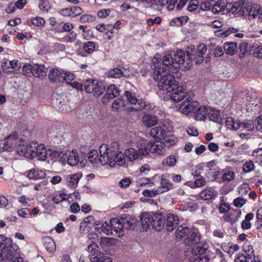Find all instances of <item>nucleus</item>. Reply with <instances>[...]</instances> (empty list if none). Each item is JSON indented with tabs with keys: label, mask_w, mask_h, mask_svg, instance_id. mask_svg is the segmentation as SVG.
I'll return each mask as SVG.
<instances>
[{
	"label": "nucleus",
	"mask_w": 262,
	"mask_h": 262,
	"mask_svg": "<svg viewBox=\"0 0 262 262\" xmlns=\"http://www.w3.org/2000/svg\"><path fill=\"white\" fill-rule=\"evenodd\" d=\"M151 68L154 71L153 78L158 82L159 89L163 91L173 90L178 87V84L174 80V76L169 74V69L162 66L157 57L152 60Z\"/></svg>",
	"instance_id": "nucleus-1"
},
{
	"label": "nucleus",
	"mask_w": 262,
	"mask_h": 262,
	"mask_svg": "<svg viewBox=\"0 0 262 262\" xmlns=\"http://www.w3.org/2000/svg\"><path fill=\"white\" fill-rule=\"evenodd\" d=\"M185 58L184 51L177 50L174 53L173 57L169 54L164 55L161 65L169 69L171 73H177L180 70V65L184 63Z\"/></svg>",
	"instance_id": "nucleus-2"
},
{
	"label": "nucleus",
	"mask_w": 262,
	"mask_h": 262,
	"mask_svg": "<svg viewBox=\"0 0 262 262\" xmlns=\"http://www.w3.org/2000/svg\"><path fill=\"white\" fill-rule=\"evenodd\" d=\"M0 250V261L2 262H24L18 255V247L13 244H4Z\"/></svg>",
	"instance_id": "nucleus-3"
},
{
	"label": "nucleus",
	"mask_w": 262,
	"mask_h": 262,
	"mask_svg": "<svg viewBox=\"0 0 262 262\" xmlns=\"http://www.w3.org/2000/svg\"><path fill=\"white\" fill-rule=\"evenodd\" d=\"M176 237L179 239H182L185 237L184 242L188 246H195V230L192 229L191 231L185 225H182L178 227L175 232Z\"/></svg>",
	"instance_id": "nucleus-4"
},
{
	"label": "nucleus",
	"mask_w": 262,
	"mask_h": 262,
	"mask_svg": "<svg viewBox=\"0 0 262 262\" xmlns=\"http://www.w3.org/2000/svg\"><path fill=\"white\" fill-rule=\"evenodd\" d=\"M248 5L245 4L243 0L235 2L233 4L226 6V12L229 13V15L233 14L236 16L247 17V14L249 12L247 8Z\"/></svg>",
	"instance_id": "nucleus-5"
},
{
	"label": "nucleus",
	"mask_w": 262,
	"mask_h": 262,
	"mask_svg": "<svg viewBox=\"0 0 262 262\" xmlns=\"http://www.w3.org/2000/svg\"><path fill=\"white\" fill-rule=\"evenodd\" d=\"M208 241H198V262H208L210 256Z\"/></svg>",
	"instance_id": "nucleus-6"
},
{
	"label": "nucleus",
	"mask_w": 262,
	"mask_h": 262,
	"mask_svg": "<svg viewBox=\"0 0 262 262\" xmlns=\"http://www.w3.org/2000/svg\"><path fill=\"white\" fill-rule=\"evenodd\" d=\"M196 102L192 101V99L189 96V98L181 104L179 110L181 112L186 115L192 113L193 117L195 119H196Z\"/></svg>",
	"instance_id": "nucleus-7"
},
{
	"label": "nucleus",
	"mask_w": 262,
	"mask_h": 262,
	"mask_svg": "<svg viewBox=\"0 0 262 262\" xmlns=\"http://www.w3.org/2000/svg\"><path fill=\"white\" fill-rule=\"evenodd\" d=\"M18 134L13 132L9 135L4 140L3 149L5 151H11L20 143Z\"/></svg>",
	"instance_id": "nucleus-8"
},
{
	"label": "nucleus",
	"mask_w": 262,
	"mask_h": 262,
	"mask_svg": "<svg viewBox=\"0 0 262 262\" xmlns=\"http://www.w3.org/2000/svg\"><path fill=\"white\" fill-rule=\"evenodd\" d=\"M124 95L130 104L135 105V106L131 107L130 110L138 111H141L145 107V102L142 100H138L135 95L130 92L126 91L124 93Z\"/></svg>",
	"instance_id": "nucleus-9"
},
{
	"label": "nucleus",
	"mask_w": 262,
	"mask_h": 262,
	"mask_svg": "<svg viewBox=\"0 0 262 262\" xmlns=\"http://www.w3.org/2000/svg\"><path fill=\"white\" fill-rule=\"evenodd\" d=\"M149 152L163 155L165 153V143L162 141L149 142L148 143Z\"/></svg>",
	"instance_id": "nucleus-10"
},
{
	"label": "nucleus",
	"mask_w": 262,
	"mask_h": 262,
	"mask_svg": "<svg viewBox=\"0 0 262 262\" xmlns=\"http://www.w3.org/2000/svg\"><path fill=\"white\" fill-rule=\"evenodd\" d=\"M110 150L107 147V144H103L99 147V160L100 161V164L102 165H105L107 164L111 159Z\"/></svg>",
	"instance_id": "nucleus-11"
},
{
	"label": "nucleus",
	"mask_w": 262,
	"mask_h": 262,
	"mask_svg": "<svg viewBox=\"0 0 262 262\" xmlns=\"http://www.w3.org/2000/svg\"><path fill=\"white\" fill-rule=\"evenodd\" d=\"M121 221L125 229L128 230H134L137 227L138 221L137 219L128 214H125L121 217Z\"/></svg>",
	"instance_id": "nucleus-12"
},
{
	"label": "nucleus",
	"mask_w": 262,
	"mask_h": 262,
	"mask_svg": "<svg viewBox=\"0 0 262 262\" xmlns=\"http://www.w3.org/2000/svg\"><path fill=\"white\" fill-rule=\"evenodd\" d=\"M62 158L63 160L67 162L68 164L72 166L76 165L79 161L78 154L75 150L67 151L63 154Z\"/></svg>",
	"instance_id": "nucleus-13"
},
{
	"label": "nucleus",
	"mask_w": 262,
	"mask_h": 262,
	"mask_svg": "<svg viewBox=\"0 0 262 262\" xmlns=\"http://www.w3.org/2000/svg\"><path fill=\"white\" fill-rule=\"evenodd\" d=\"M119 91L118 88L114 85H110L106 90V93L102 99L103 103H107V102L116 97L119 96Z\"/></svg>",
	"instance_id": "nucleus-14"
},
{
	"label": "nucleus",
	"mask_w": 262,
	"mask_h": 262,
	"mask_svg": "<svg viewBox=\"0 0 262 262\" xmlns=\"http://www.w3.org/2000/svg\"><path fill=\"white\" fill-rule=\"evenodd\" d=\"M154 222L152 212H143L141 215V223L144 230L154 228Z\"/></svg>",
	"instance_id": "nucleus-15"
},
{
	"label": "nucleus",
	"mask_w": 262,
	"mask_h": 262,
	"mask_svg": "<svg viewBox=\"0 0 262 262\" xmlns=\"http://www.w3.org/2000/svg\"><path fill=\"white\" fill-rule=\"evenodd\" d=\"M219 176H221V179H220V177L217 178V181L219 183H228L232 182L235 178V173L230 170L224 169L223 170Z\"/></svg>",
	"instance_id": "nucleus-16"
},
{
	"label": "nucleus",
	"mask_w": 262,
	"mask_h": 262,
	"mask_svg": "<svg viewBox=\"0 0 262 262\" xmlns=\"http://www.w3.org/2000/svg\"><path fill=\"white\" fill-rule=\"evenodd\" d=\"M63 71H61L56 68H53L50 70L49 73V78L50 81L54 83H63Z\"/></svg>",
	"instance_id": "nucleus-17"
},
{
	"label": "nucleus",
	"mask_w": 262,
	"mask_h": 262,
	"mask_svg": "<svg viewBox=\"0 0 262 262\" xmlns=\"http://www.w3.org/2000/svg\"><path fill=\"white\" fill-rule=\"evenodd\" d=\"M169 93V96L173 102H178L181 101L186 96V93L182 88L177 87L173 90H170L168 91Z\"/></svg>",
	"instance_id": "nucleus-18"
},
{
	"label": "nucleus",
	"mask_w": 262,
	"mask_h": 262,
	"mask_svg": "<svg viewBox=\"0 0 262 262\" xmlns=\"http://www.w3.org/2000/svg\"><path fill=\"white\" fill-rule=\"evenodd\" d=\"M110 225L112 229L118 234L119 237L123 235V230L124 228L122 224V221H121V219L113 218L110 221Z\"/></svg>",
	"instance_id": "nucleus-19"
},
{
	"label": "nucleus",
	"mask_w": 262,
	"mask_h": 262,
	"mask_svg": "<svg viewBox=\"0 0 262 262\" xmlns=\"http://www.w3.org/2000/svg\"><path fill=\"white\" fill-rule=\"evenodd\" d=\"M136 147L138 152L143 157H145L149 154V148L147 140L143 138L139 139L136 142Z\"/></svg>",
	"instance_id": "nucleus-20"
},
{
	"label": "nucleus",
	"mask_w": 262,
	"mask_h": 262,
	"mask_svg": "<svg viewBox=\"0 0 262 262\" xmlns=\"http://www.w3.org/2000/svg\"><path fill=\"white\" fill-rule=\"evenodd\" d=\"M242 215L241 210L239 209H233L229 211V212L226 214L224 218L225 220L231 224H234L236 223L241 217Z\"/></svg>",
	"instance_id": "nucleus-21"
},
{
	"label": "nucleus",
	"mask_w": 262,
	"mask_h": 262,
	"mask_svg": "<svg viewBox=\"0 0 262 262\" xmlns=\"http://www.w3.org/2000/svg\"><path fill=\"white\" fill-rule=\"evenodd\" d=\"M179 222V217L177 215L169 214L167 217L166 228L168 231H172L177 227Z\"/></svg>",
	"instance_id": "nucleus-22"
},
{
	"label": "nucleus",
	"mask_w": 262,
	"mask_h": 262,
	"mask_svg": "<svg viewBox=\"0 0 262 262\" xmlns=\"http://www.w3.org/2000/svg\"><path fill=\"white\" fill-rule=\"evenodd\" d=\"M125 162V154L120 151L115 154V156H113V158L111 159L108 164L110 166L114 167L116 164L119 166H122L124 164Z\"/></svg>",
	"instance_id": "nucleus-23"
},
{
	"label": "nucleus",
	"mask_w": 262,
	"mask_h": 262,
	"mask_svg": "<svg viewBox=\"0 0 262 262\" xmlns=\"http://www.w3.org/2000/svg\"><path fill=\"white\" fill-rule=\"evenodd\" d=\"M152 217L154 219V228L157 230H160L161 228L163 227L165 221V216L160 212L154 213L152 212Z\"/></svg>",
	"instance_id": "nucleus-24"
},
{
	"label": "nucleus",
	"mask_w": 262,
	"mask_h": 262,
	"mask_svg": "<svg viewBox=\"0 0 262 262\" xmlns=\"http://www.w3.org/2000/svg\"><path fill=\"white\" fill-rule=\"evenodd\" d=\"M125 156L128 161L132 162L136 160L142 159L143 157L138 152V150L133 147L126 149L124 152Z\"/></svg>",
	"instance_id": "nucleus-25"
},
{
	"label": "nucleus",
	"mask_w": 262,
	"mask_h": 262,
	"mask_svg": "<svg viewBox=\"0 0 262 262\" xmlns=\"http://www.w3.org/2000/svg\"><path fill=\"white\" fill-rule=\"evenodd\" d=\"M208 117L211 121L223 124L224 121L221 117L220 112L214 108L208 109Z\"/></svg>",
	"instance_id": "nucleus-26"
},
{
	"label": "nucleus",
	"mask_w": 262,
	"mask_h": 262,
	"mask_svg": "<svg viewBox=\"0 0 262 262\" xmlns=\"http://www.w3.org/2000/svg\"><path fill=\"white\" fill-rule=\"evenodd\" d=\"M143 124L147 127H151L157 124L158 118L152 115L145 114L142 118Z\"/></svg>",
	"instance_id": "nucleus-27"
},
{
	"label": "nucleus",
	"mask_w": 262,
	"mask_h": 262,
	"mask_svg": "<svg viewBox=\"0 0 262 262\" xmlns=\"http://www.w3.org/2000/svg\"><path fill=\"white\" fill-rule=\"evenodd\" d=\"M90 259L92 262H112L111 257L101 252L93 254L90 256Z\"/></svg>",
	"instance_id": "nucleus-28"
},
{
	"label": "nucleus",
	"mask_w": 262,
	"mask_h": 262,
	"mask_svg": "<svg viewBox=\"0 0 262 262\" xmlns=\"http://www.w3.org/2000/svg\"><path fill=\"white\" fill-rule=\"evenodd\" d=\"M165 130L161 126L152 127L150 130V136L155 138L162 140L165 135Z\"/></svg>",
	"instance_id": "nucleus-29"
},
{
	"label": "nucleus",
	"mask_w": 262,
	"mask_h": 262,
	"mask_svg": "<svg viewBox=\"0 0 262 262\" xmlns=\"http://www.w3.org/2000/svg\"><path fill=\"white\" fill-rule=\"evenodd\" d=\"M45 171L38 168L31 169L28 171V177L30 179H42L46 177Z\"/></svg>",
	"instance_id": "nucleus-30"
},
{
	"label": "nucleus",
	"mask_w": 262,
	"mask_h": 262,
	"mask_svg": "<svg viewBox=\"0 0 262 262\" xmlns=\"http://www.w3.org/2000/svg\"><path fill=\"white\" fill-rule=\"evenodd\" d=\"M51 152L47 150L43 144H37L36 150H35L36 157L39 160H45L48 155V152Z\"/></svg>",
	"instance_id": "nucleus-31"
},
{
	"label": "nucleus",
	"mask_w": 262,
	"mask_h": 262,
	"mask_svg": "<svg viewBox=\"0 0 262 262\" xmlns=\"http://www.w3.org/2000/svg\"><path fill=\"white\" fill-rule=\"evenodd\" d=\"M43 245L47 250L50 253H53L56 250L55 243L53 239L50 237H44L42 239Z\"/></svg>",
	"instance_id": "nucleus-32"
},
{
	"label": "nucleus",
	"mask_w": 262,
	"mask_h": 262,
	"mask_svg": "<svg viewBox=\"0 0 262 262\" xmlns=\"http://www.w3.org/2000/svg\"><path fill=\"white\" fill-rule=\"evenodd\" d=\"M117 239L114 238L102 237L100 241V245L103 250L112 247L117 244Z\"/></svg>",
	"instance_id": "nucleus-33"
},
{
	"label": "nucleus",
	"mask_w": 262,
	"mask_h": 262,
	"mask_svg": "<svg viewBox=\"0 0 262 262\" xmlns=\"http://www.w3.org/2000/svg\"><path fill=\"white\" fill-rule=\"evenodd\" d=\"M237 44L235 42H226L224 45V49L226 54L233 55L237 51Z\"/></svg>",
	"instance_id": "nucleus-34"
},
{
	"label": "nucleus",
	"mask_w": 262,
	"mask_h": 262,
	"mask_svg": "<svg viewBox=\"0 0 262 262\" xmlns=\"http://www.w3.org/2000/svg\"><path fill=\"white\" fill-rule=\"evenodd\" d=\"M172 188V184L165 178L164 175H162L160 177V186L158 188L160 189L161 193L168 191Z\"/></svg>",
	"instance_id": "nucleus-35"
},
{
	"label": "nucleus",
	"mask_w": 262,
	"mask_h": 262,
	"mask_svg": "<svg viewBox=\"0 0 262 262\" xmlns=\"http://www.w3.org/2000/svg\"><path fill=\"white\" fill-rule=\"evenodd\" d=\"M47 71L44 65L34 64L33 76L35 77L43 78L46 76Z\"/></svg>",
	"instance_id": "nucleus-36"
},
{
	"label": "nucleus",
	"mask_w": 262,
	"mask_h": 262,
	"mask_svg": "<svg viewBox=\"0 0 262 262\" xmlns=\"http://www.w3.org/2000/svg\"><path fill=\"white\" fill-rule=\"evenodd\" d=\"M216 194V191L212 188H209L200 192L199 197L204 200H209L215 197Z\"/></svg>",
	"instance_id": "nucleus-37"
},
{
	"label": "nucleus",
	"mask_w": 262,
	"mask_h": 262,
	"mask_svg": "<svg viewBox=\"0 0 262 262\" xmlns=\"http://www.w3.org/2000/svg\"><path fill=\"white\" fill-rule=\"evenodd\" d=\"M227 127L230 130H236L240 128L241 122L232 117H227L225 121Z\"/></svg>",
	"instance_id": "nucleus-38"
},
{
	"label": "nucleus",
	"mask_w": 262,
	"mask_h": 262,
	"mask_svg": "<svg viewBox=\"0 0 262 262\" xmlns=\"http://www.w3.org/2000/svg\"><path fill=\"white\" fill-rule=\"evenodd\" d=\"M226 9L225 2L223 0H219L216 2L214 1L212 8V12L214 14H217L222 11H224Z\"/></svg>",
	"instance_id": "nucleus-39"
},
{
	"label": "nucleus",
	"mask_w": 262,
	"mask_h": 262,
	"mask_svg": "<svg viewBox=\"0 0 262 262\" xmlns=\"http://www.w3.org/2000/svg\"><path fill=\"white\" fill-rule=\"evenodd\" d=\"M82 177L81 173H75L67 177L68 185L71 187H75L79 180Z\"/></svg>",
	"instance_id": "nucleus-40"
},
{
	"label": "nucleus",
	"mask_w": 262,
	"mask_h": 262,
	"mask_svg": "<svg viewBox=\"0 0 262 262\" xmlns=\"http://www.w3.org/2000/svg\"><path fill=\"white\" fill-rule=\"evenodd\" d=\"M37 148V143L32 142L27 145L26 158L33 159L36 157L35 150Z\"/></svg>",
	"instance_id": "nucleus-41"
},
{
	"label": "nucleus",
	"mask_w": 262,
	"mask_h": 262,
	"mask_svg": "<svg viewBox=\"0 0 262 262\" xmlns=\"http://www.w3.org/2000/svg\"><path fill=\"white\" fill-rule=\"evenodd\" d=\"M188 20V17L187 16L176 17L170 21L169 24L171 26H181L186 24Z\"/></svg>",
	"instance_id": "nucleus-42"
},
{
	"label": "nucleus",
	"mask_w": 262,
	"mask_h": 262,
	"mask_svg": "<svg viewBox=\"0 0 262 262\" xmlns=\"http://www.w3.org/2000/svg\"><path fill=\"white\" fill-rule=\"evenodd\" d=\"M209 108L206 106L202 105L198 108V121L205 120L208 117Z\"/></svg>",
	"instance_id": "nucleus-43"
},
{
	"label": "nucleus",
	"mask_w": 262,
	"mask_h": 262,
	"mask_svg": "<svg viewBox=\"0 0 262 262\" xmlns=\"http://www.w3.org/2000/svg\"><path fill=\"white\" fill-rule=\"evenodd\" d=\"M95 86H94V92L92 93L95 97H99L105 91V88L102 83L99 82L97 80L95 81Z\"/></svg>",
	"instance_id": "nucleus-44"
},
{
	"label": "nucleus",
	"mask_w": 262,
	"mask_h": 262,
	"mask_svg": "<svg viewBox=\"0 0 262 262\" xmlns=\"http://www.w3.org/2000/svg\"><path fill=\"white\" fill-rule=\"evenodd\" d=\"M207 51V47L204 43H201L198 46V64L202 63L204 60L203 55Z\"/></svg>",
	"instance_id": "nucleus-45"
},
{
	"label": "nucleus",
	"mask_w": 262,
	"mask_h": 262,
	"mask_svg": "<svg viewBox=\"0 0 262 262\" xmlns=\"http://www.w3.org/2000/svg\"><path fill=\"white\" fill-rule=\"evenodd\" d=\"M238 32V29L233 27H230L225 30H219L216 33L217 36L221 37H225L231 33H235Z\"/></svg>",
	"instance_id": "nucleus-46"
},
{
	"label": "nucleus",
	"mask_w": 262,
	"mask_h": 262,
	"mask_svg": "<svg viewBox=\"0 0 262 262\" xmlns=\"http://www.w3.org/2000/svg\"><path fill=\"white\" fill-rule=\"evenodd\" d=\"M178 0H158L156 3L160 6L167 5V8L169 10H173Z\"/></svg>",
	"instance_id": "nucleus-47"
},
{
	"label": "nucleus",
	"mask_w": 262,
	"mask_h": 262,
	"mask_svg": "<svg viewBox=\"0 0 262 262\" xmlns=\"http://www.w3.org/2000/svg\"><path fill=\"white\" fill-rule=\"evenodd\" d=\"M255 165L252 160L247 161L243 166L242 170L245 173H249L255 170Z\"/></svg>",
	"instance_id": "nucleus-48"
},
{
	"label": "nucleus",
	"mask_w": 262,
	"mask_h": 262,
	"mask_svg": "<svg viewBox=\"0 0 262 262\" xmlns=\"http://www.w3.org/2000/svg\"><path fill=\"white\" fill-rule=\"evenodd\" d=\"M107 147L110 150L111 157L112 158L113 156H115V154L120 152L119 149V144L117 142L114 141L111 143L109 145H107Z\"/></svg>",
	"instance_id": "nucleus-49"
},
{
	"label": "nucleus",
	"mask_w": 262,
	"mask_h": 262,
	"mask_svg": "<svg viewBox=\"0 0 262 262\" xmlns=\"http://www.w3.org/2000/svg\"><path fill=\"white\" fill-rule=\"evenodd\" d=\"M108 76L112 78H120L123 76V73L121 69L114 68L110 70L107 73Z\"/></svg>",
	"instance_id": "nucleus-50"
},
{
	"label": "nucleus",
	"mask_w": 262,
	"mask_h": 262,
	"mask_svg": "<svg viewBox=\"0 0 262 262\" xmlns=\"http://www.w3.org/2000/svg\"><path fill=\"white\" fill-rule=\"evenodd\" d=\"M34 66L30 64H25L22 69V73L24 75L30 77L33 76Z\"/></svg>",
	"instance_id": "nucleus-51"
},
{
	"label": "nucleus",
	"mask_w": 262,
	"mask_h": 262,
	"mask_svg": "<svg viewBox=\"0 0 262 262\" xmlns=\"http://www.w3.org/2000/svg\"><path fill=\"white\" fill-rule=\"evenodd\" d=\"M177 162V159L175 156L170 155L164 159L162 161V164L164 166H173Z\"/></svg>",
	"instance_id": "nucleus-52"
},
{
	"label": "nucleus",
	"mask_w": 262,
	"mask_h": 262,
	"mask_svg": "<svg viewBox=\"0 0 262 262\" xmlns=\"http://www.w3.org/2000/svg\"><path fill=\"white\" fill-rule=\"evenodd\" d=\"M88 160L93 164H98V163L100 164L98 152L96 150H92L90 152L88 156Z\"/></svg>",
	"instance_id": "nucleus-53"
},
{
	"label": "nucleus",
	"mask_w": 262,
	"mask_h": 262,
	"mask_svg": "<svg viewBox=\"0 0 262 262\" xmlns=\"http://www.w3.org/2000/svg\"><path fill=\"white\" fill-rule=\"evenodd\" d=\"M96 45L93 41H88L83 45V49L84 52L88 54H91L95 50Z\"/></svg>",
	"instance_id": "nucleus-54"
},
{
	"label": "nucleus",
	"mask_w": 262,
	"mask_h": 262,
	"mask_svg": "<svg viewBox=\"0 0 262 262\" xmlns=\"http://www.w3.org/2000/svg\"><path fill=\"white\" fill-rule=\"evenodd\" d=\"M214 0H206L201 3L200 5V9L203 11L212 10Z\"/></svg>",
	"instance_id": "nucleus-55"
},
{
	"label": "nucleus",
	"mask_w": 262,
	"mask_h": 262,
	"mask_svg": "<svg viewBox=\"0 0 262 262\" xmlns=\"http://www.w3.org/2000/svg\"><path fill=\"white\" fill-rule=\"evenodd\" d=\"M97 80H87L84 84L85 91L88 93H92L94 92V86H95L96 82Z\"/></svg>",
	"instance_id": "nucleus-56"
},
{
	"label": "nucleus",
	"mask_w": 262,
	"mask_h": 262,
	"mask_svg": "<svg viewBox=\"0 0 262 262\" xmlns=\"http://www.w3.org/2000/svg\"><path fill=\"white\" fill-rule=\"evenodd\" d=\"M142 194L146 197H155L159 194H161V191L160 189L148 190L146 189L144 190Z\"/></svg>",
	"instance_id": "nucleus-57"
},
{
	"label": "nucleus",
	"mask_w": 262,
	"mask_h": 262,
	"mask_svg": "<svg viewBox=\"0 0 262 262\" xmlns=\"http://www.w3.org/2000/svg\"><path fill=\"white\" fill-rule=\"evenodd\" d=\"M253 257L249 256L246 252H244L241 254H238L235 258V262H248Z\"/></svg>",
	"instance_id": "nucleus-58"
},
{
	"label": "nucleus",
	"mask_w": 262,
	"mask_h": 262,
	"mask_svg": "<svg viewBox=\"0 0 262 262\" xmlns=\"http://www.w3.org/2000/svg\"><path fill=\"white\" fill-rule=\"evenodd\" d=\"M163 139L165 140V144H166L168 146L174 145L178 141L177 138L173 135L165 136Z\"/></svg>",
	"instance_id": "nucleus-59"
},
{
	"label": "nucleus",
	"mask_w": 262,
	"mask_h": 262,
	"mask_svg": "<svg viewBox=\"0 0 262 262\" xmlns=\"http://www.w3.org/2000/svg\"><path fill=\"white\" fill-rule=\"evenodd\" d=\"M247 9L248 10L249 13L247 14V16H250L252 18L255 17L259 14V8H258L257 6H255V7H251L249 5H248L247 7Z\"/></svg>",
	"instance_id": "nucleus-60"
},
{
	"label": "nucleus",
	"mask_w": 262,
	"mask_h": 262,
	"mask_svg": "<svg viewBox=\"0 0 262 262\" xmlns=\"http://www.w3.org/2000/svg\"><path fill=\"white\" fill-rule=\"evenodd\" d=\"M124 105V101L121 99H117L113 101L112 108L114 111H117Z\"/></svg>",
	"instance_id": "nucleus-61"
},
{
	"label": "nucleus",
	"mask_w": 262,
	"mask_h": 262,
	"mask_svg": "<svg viewBox=\"0 0 262 262\" xmlns=\"http://www.w3.org/2000/svg\"><path fill=\"white\" fill-rule=\"evenodd\" d=\"M243 252H246L249 255L250 257L254 256V250L253 249V247L249 244L248 242L245 243L243 247Z\"/></svg>",
	"instance_id": "nucleus-62"
},
{
	"label": "nucleus",
	"mask_w": 262,
	"mask_h": 262,
	"mask_svg": "<svg viewBox=\"0 0 262 262\" xmlns=\"http://www.w3.org/2000/svg\"><path fill=\"white\" fill-rule=\"evenodd\" d=\"M132 183V180L129 178H125L120 180L118 184V186L121 188H126L128 187Z\"/></svg>",
	"instance_id": "nucleus-63"
},
{
	"label": "nucleus",
	"mask_w": 262,
	"mask_h": 262,
	"mask_svg": "<svg viewBox=\"0 0 262 262\" xmlns=\"http://www.w3.org/2000/svg\"><path fill=\"white\" fill-rule=\"evenodd\" d=\"M27 144H21L19 143V144L17 147L16 151L17 154L21 156H24L26 157V152H27Z\"/></svg>",
	"instance_id": "nucleus-64"
}]
</instances>
